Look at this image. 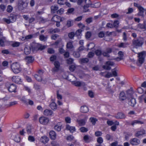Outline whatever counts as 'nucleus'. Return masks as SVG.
<instances>
[{"mask_svg":"<svg viewBox=\"0 0 146 146\" xmlns=\"http://www.w3.org/2000/svg\"><path fill=\"white\" fill-rule=\"evenodd\" d=\"M34 76L36 80L40 82L42 81V76L36 74H35Z\"/></svg>","mask_w":146,"mask_h":146,"instance_id":"obj_40","label":"nucleus"},{"mask_svg":"<svg viewBox=\"0 0 146 146\" xmlns=\"http://www.w3.org/2000/svg\"><path fill=\"white\" fill-rule=\"evenodd\" d=\"M47 39V37L46 36H45L43 35H41L39 36V39L41 41H45Z\"/></svg>","mask_w":146,"mask_h":146,"instance_id":"obj_47","label":"nucleus"},{"mask_svg":"<svg viewBox=\"0 0 146 146\" xmlns=\"http://www.w3.org/2000/svg\"><path fill=\"white\" fill-rule=\"evenodd\" d=\"M28 139L29 141L32 142L34 141L35 140V139L34 137L31 136H29Z\"/></svg>","mask_w":146,"mask_h":146,"instance_id":"obj_55","label":"nucleus"},{"mask_svg":"<svg viewBox=\"0 0 146 146\" xmlns=\"http://www.w3.org/2000/svg\"><path fill=\"white\" fill-rule=\"evenodd\" d=\"M73 54L74 56L76 58H78L80 57V54L79 51L74 52Z\"/></svg>","mask_w":146,"mask_h":146,"instance_id":"obj_52","label":"nucleus"},{"mask_svg":"<svg viewBox=\"0 0 146 146\" xmlns=\"http://www.w3.org/2000/svg\"><path fill=\"white\" fill-rule=\"evenodd\" d=\"M31 49L29 48L26 47L24 49V52L25 54H28L30 53Z\"/></svg>","mask_w":146,"mask_h":146,"instance_id":"obj_44","label":"nucleus"},{"mask_svg":"<svg viewBox=\"0 0 146 146\" xmlns=\"http://www.w3.org/2000/svg\"><path fill=\"white\" fill-rule=\"evenodd\" d=\"M58 9V7L56 5L52 6L51 7V9L52 12L54 13L55 11H57Z\"/></svg>","mask_w":146,"mask_h":146,"instance_id":"obj_43","label":"nucleus"},{"mask_svg":"<svg viewBox=\"0 0 146 146\" xmlns=\"http://www.w3.org/2000/svg\"><path fill=\"white\" fill-rule=\"evenodd\" d=\"M50 138L51 139L54 140L56 138V134L55 132L54 131H51L49 133Z\"/></svg>","mask_w":146,"mask_h":146,"instance_id":"obj_25","label":"nucleus"},{"mask_svg":"<svg viewBox=\"0 0 146 146\" xmlns=\"http://www.w3.org/2000/svg\"><path fill=\"white\" fill-rule=\"evenodd\" d=\"M145 23H146V21L144 22L143 24H139L138 25V28L142 29H146Z\"/></svg>","mask_w":146,"mask_h":146,"instance_id":"obj_42","label":"nucleus"},{"mask_svg":"<svg viewBox=\"0 0 146 146\" xmlns=\"http://www.w3.org/2000/svg\"><path fill=\"white\" fill-rule=\"evenodd\" d=\"M80 130L81 132L84 133L87 132L88 131V129L84 127H82L80 129Z\"/></svg>","mask_w":146,"mask_h":146,"instance_id":"obj_49","label":"nucleus"},{"mask_svg":"<svg viewBox=\"0 0 146 146\" xmlns=\"http://www.w3.org/2000/svg\"><path fill=\"white\" fill-rule=\"evenodd\" d=\"M6 86L9 92H16L17 87L15 84H12L9 86V84L8 83H7L6 84Z\"/></svg>","mask_w":146,"mask_h":146,"instance_id":"obj_3","label":"nucleus"},{"mask_svg":"<svg viewBox=\"0 0 146 146\" xmlns=\"http://www.w3.org/2000/svg\"><path fill=\"white\" fill-rule=\"evenodd\" d=\"M100 5V3H96L94 4H92L91 3V4L90 5V6L91 7L97 8L99 7Z\"/></svg>","mask_w":146,"mask_h":146,"instance_id":"obj_41","label":"nucleus"},{"mask_svg":"<svg viewBox=\"0 0 146 146\" xmlns=\"http://www.w3.org/2000/svg\"><path fill=\"white\" fill-rule=\"evenodd\" d=\"M20 44V43L18 42H14L11 44V46L13 47H17L19 46Z\"/></svg>","mask_w":146,"mask_h":146,"instance_id":"obj_45","label":"nucleus"},{"mask_svg":"<svg viewBox=\"0 0 146 146\" xmlns=\"http://www.w3.org/2000/svg\"><path fill=\"white\" fill-rule=\"evenodd\" d=\"M114 63L113 62L109 61L107 62H106V65H105L103 66V68L106 70H110L111 68V67L110 66H112L113 65Z\"/></svg>","mask_w":146,"mask_h":146,"instance_id":"obj_9","label":"nucleus"},{"mask_svg":"<svg viewBox=\"0 0 146 146\" xmlns=\"http://www.w3.org/2000/svg\"><path fill=\"white\" fill-rule=\"evenodd\" d=\"M73 60V59L71 58H69L66 60L67 63L68 64H71L72 63Z\"/></svg>","mask_w":146,"mask_h":146,"instance_id":"obj_54","label":"nucleus"},{"mask_svg":"<svg viewBox=\"0 0 146 146\" xmlns=\"http://www.w3.org/2000/svg\"><path fill=\"white\" fill-rule=\"evenodd\" d=\"M12 81L15 83L18 84H21V80L20 77L17 76H13L11 78Z\"/></svg>","mask_w":146,"mask_h":146,"instance_id":"obj_8","label":"nucleus"},{"mask_svg":"<svg viewBox=\"0 0 146 146\" xmlns=\"http://www.w3.org/2000/svg\"><path fill=\"white\" fill-rule=\"evenodd\" d=\"M17 104V102L16 101L11 102L9 103V106L11 107Z\"/></svg>","mask_w":146,"mask_h":146,"instance_id":"obj_57","label":"nucleus"},{"mask_svg":"<svg viewBox=\"0 0 146 146\" xmlns=\"http://www.w3.org/2000/svg\"><path fill=\"white\" fill-rule=\"evenodd\" d=\"M47 52L49 53L50 54L54 53L55 52L54 50L52 48H48Z\"/></svg>","mask_w":146,"mask_h":146,"instance_id":"obj_63","label":"nucleus"},{"mask_svg":"<svg viewBox=\"0 0 146 146\" xmlns=\"http://www.w3.org/2000/svg\"><path fill=\"white\" fill-rule=\"evenodd\" d=\"M13 10V7L10 5H8L7 7V12L9 13L11 12Z\"/></svg>","mask_w":146,"mask_h":146,"instance_id":"obj_60","label":"nucleus"},{"mask_svg":"<svg viewBox=\"0 0 146 146\" xmlns=\"http://www.w3.org/2000/svg\"><path fill=\"white\" fill-rule=\"evenodd\" d=\"M89 60L87 58H84L81 60V62L82 63H86L88 62Z\"/></svg>","mask_w":146,"mask_h":146,"instance_id":"obj_62","label":"nucleus"},{"mask_svg":"<svg viewBox=\"0 0 146 146\" xmlns=\"http://www.w3.org/2000/svg\"><path fill=\"white\" fill-rule=\"evenodd\" d=\"M115 117L117 119H123L125 118V116L123 113L119 112L115 116Z\"/></svg>","mask_w":146,"mask_h":146,"instance_id":"obj_16","label":"nucleus"},{"mask_svg":"<svg viewBox=\"0 0 146 146\" xmlns=\"http://www.w3.org/2000/svg\"><path fill=\"white\" fill-rule=\"evenodd\" d=\"M95 54L97 56L101 55L102 53L101 51L100 50H97L95 51Z\"/></svg>","mask_w":146,"mask_h":146,"instance_id":"obj_64","label":"nucleus"},{"mask_svg":"<svg viewBox=\"0 0 146 146\" xmlns=\"http://www.w3.org/2000/svg\"><path fill=\"white\" fill-rule=\"evenodd\" d=\"M144 123V122L143 121L138 120H135L133 121H132L130 125H132L133 126L134 125L137 124H143Z\"/></svg>","mask_w":146,"mask_h":146,"instance_id":"obj_24","label":"nucleus"},{"mask_svg":"<svg viewBox=\"0 0 146 146\" xmlns=\"http://www.w3.org/2000/svg\"><path fill=\"white\" fill-rule=\"evenodd\" d=\"M119 22L118 21H114L113 25V27L115 28H117L119 26Z\"/></svg>","mask_w":146,"mask_h":146,"instance_id":"obj_53","label":"nucleus"},{"mask_svg":"<svg viewBox=\"0 0 146 146\" xmlns=\"http://www.w3.org/2000/svg\"><path fill=\"white\" fill-rule=\"evenodd\" d=\"M136 103L135 99L134 98H131L129 102V104L132 107L134 106Z\"/></svg>","mask_w":146,"mask_h":146,"instance_id":"obj_32","label":"nucleus"},{"mask_svg":"<svg viewBox=\"0 0 146 146\" xmlns=\"http://www.w3.org/2000/svg\"><path fill=\"white\" fill-rule=\"evenodd\" d=\"M11 68L12 71L15 74L19 73L22 70L21 65L18 62L13 63L11 65Z\"/></svg>","mask_w":146,"mask_h":146,"instance_id":"obj_1","label":"nucleus"},{"mask_svg":"<svg viewBox=\"0 0 146 146\" xmlns=\"http://www.w3.org/2000/svg\"><path fill=\"white\" fill-rule=\"evenodd\" d=\"M38 19L40 22L42 23H44L47 21V19H44L43 17H39L38 18Z\"/></svg>","mask_w":146,"mask_h":146,"instance_id":"obj_37","label":"nucleus"},{"mask_svg":"<svg viewBox=\"0 0 146 146\" xmlns=\"http://www.w3.org/2000/svg\"><path fill=\"white\" fill-rule=\"evenodd\" d=\"M66 129L67 130L69 131L70 133H72L76 131L74 127L70 126L68 124H67L66 126Z\"/></svg>","mask_w":146,"mask_h":146,"instance_id":"obj_11","label":"nucleus"},{"mask_svg":"<svg viewBox=\"0 0 146 146\" xmlns=\"http://www.w3.org/2000/svg\"><path fill=\"white\" fill-rule=\"evenodd\" d=\"M66 46V48L69 49H72L74 47L72 42L70 41L67 43Z\"/></svg>","mask_w":146,"mask_h":146,"instance_id":"obj_36","label":"nucleus"},{"mask_svg":"<svg viewBox=\"0 0 146 146\" xmlns=\"http://www.w3.org/2000/svg\"><path fill=\"white\" fill-rule=\"evenodd\" d=\"M60 31V30L58 28H56L54 29L52 28L49 30L48 33L51 34H53L55 33H58Z\"/></svg>","mask_w":146,"mask_h":146,"instance_id":"obj_21","label":"nucleus"},{"mask_svg":"<svg viewBox=\"0 0 146 146\" xmlns=\"http://www.w3.org/2000/svg\"><path fill=\"white\" fill-rule=\"evenodd\" d=\"M64 9L63 8H62L60 9L57 11V14L60 15L62 14L64 12Z\"/></svg>","mask_w":146,"mask_h":146,"instance_id":"obj_58","label":"nucleus"},{"mask_svg":"<svg viewBox=\"0 0 146 146\" xmlns=\"http://www.w3.org/2000/svg\"><path fill=\"white\" fill-rule=\"evenodd\" d=\"M50 107L52 110H56L57 108L56 104L54 102L51 103L50 104Z\"/></svg>","mask_w":146,"mask_h":146,"instance_id":"obj_35","label":"nucleus"},{"mask_svg":"<svg viewBox=\"0 0 146 146\" xmlns=\"http://www.w3.org/2000/svg\"><path fill=\"white\" fill-rule=\"evenodd\" d=\"M52 111L48 109H46L44 111V114L46 116L51 115L52 114Z\"/></svg>","mask_w":146,"mask_h":146,"instance_id":"obj_23","label":"nucleus"},{"mask_svg":"<svg viewBox=\"0 0 146 146\" xmlns=\"http://www.w3.org/2000/svg\"><path fill=\"white\" fill-rule=\"evenodd\" d=\"M27 5V3L23 2L22 1H20L18 4L19 8L21 10H23L24 9L26 8Z\"/></svg>","mask_w":146,"mask_h":146,"instance_id":"obj_6","label":"nucleus"},{"mask_svg":"<svg viewBox=\"0 0 146 146\" xmlns=\"http://www.w3.org/2000/svg\"><path fill=\"white\" fill-rule=\"evenodd\" d=\"M145 131L143 129H142L140 131L137 132L135 134V136L137 137H138L142 135L145 134Z\"/></svg>","mask_w":146,"mask_h":146,"instance_id":"obj_28","label":"nucleus"},{"mask_svg":"<svg viewBox=\"0 0 146 146\" xmlns=\"http://www.w3.org/2000/svg\"><path fill=\"white\" fill-rule=\"evenodd\" d=\"M81 111L83 113H86L88 111V108L86 106H82L80 108Z\"/></svg>","mask_w":146,"mask_h":146,"instance_id":"obj_31","label":"nucleus"},{"mask_svg":"<svg viewBox=\"0 0 146 146\" xmlns=\"http://www.w3.org/2000/svg\"><path fill=\"white\" fill-rule=\"evenodd\" d=\"M83 139L86 143H89L91 141L92 139V137L88 135H85Z\"/></svg>","mask_w":146,"mask_h":146,"instance_id":"obj_18","label":"nucleus"},{"mask_svg":"<svg viewBox=\"0 0 146 146\" xmlns=\"http://www.w3.org/2000/svg\"><path fill=\"white\" fill-rule=\"evenodd\" d=\"M144 12H145V15H146V9H144L143 7L141 9V11L140 12H139L138 13V15L139 16L143 17L144 15L143 13Z\"/></svg>","mask_w":146,"mask_h":146,"instance_id":"obj_30","label":"nucleus"},{"mask_svg":"<svg viewBox=\"0 0 146 146\" xmlns=\"http://www.w3.org/2000/svg\"><path fill=\"white\" fill-rule=\"evenodd\" d=\"M86 5L84 6V12H86L88 11V8L90 7V5L91 4V2L90 0H85Z\"/></svg>","mask_w":146,"mask_h":146,"instance_id":"obj_10","label":"nucleus"},{"mask_svg":"<svg viewBox=\"0 0 146 146\" xmlns=\"http://www.w3.org/2000/svg\"><path fill=\"white\" fill-rule=\"evenodd\" d=\"M128 45V43L121 42L118 44L117 46L119 48H125Z\"/></svg>","mask_w":146,"mask_h":146,"instance_id":"obj_27","label":"nucleus"},{"mask_svg":"<svg viewBox=\"0 0 146 146\" xmlns=\"http://www.w3.org/2000/svg\"><path fill=\"white\" fill-rule=\"evenodd\" d=\"M12 138L15 141L17 142H19L20 141V139L18 134H14L13 135Z\"/></svg>","mask_w":146,"mask_h":146,"instance_id":"obj_22","label":"nucleus"},{"mask_svg":"<svg viewBox=\"0 0 146 146\" xmlns=\"http://www.w3.org/2000/svg\"><path fill=\"white\" fill-rule=\"evenodd\" d=\"M134 6L138 8L139 12H140L141 11V9L143 8V7L140 5L135 3H134Z\"/></svg>","mask_w":146,"mask_h":146,"instance_id":"obj_46","label":"nucleus"},{"mask_svg":"<svg viewBox=\"0 0 146 146\" xmlns=\"http://www.w3.org/2000/svg\"><path fill=\"white\" fill-rule=\"evenodd\" d=\"M20 100L26 104H28V102L27 100L25 97H22L21 99Z\"/></svg>","mask_w":146,"mask_h":146,"instance_id":"obj_51","label":"nucleus"},{"mask_svg":"<svg viewBox=\"0 0 146 146\" xmlns=\"http://www.w3.org/2000/svg\"><path fill=\"white\" fill-rule=\"evenodd\" d=\"M26 62L28 63L32 62L34 60V59L32 56H27L25 58Z\"/></svg>","mask_w":146,"mask_h":146,"instance_id":"obj_34","label":"nucleus"},{"mask_svg":"<svg viewBox=\"0 0 146 146\" xmlns=\"http://www.w3.org/2000/svg\"><path fill=\"white\" fill-rule=\"evenodd\" d=\"M103 139L102 137H99L97 138V141L98 143H103Z\"/></svg>","mask_w":146,"mask_h":146,"instance_id":"obj_59","label":"nucleus"},{"mask_svg":"<svg viewBox=\"0 0 146 146\" xmlns=\"http://www.w3.org/2000/svg\"><path fill=\"white\" fill-rule=\"evenodd\" d=\"M72 84L75 86L78 87L80 86H84L86 85L84 82H80L73 81L72 82Z\"/></svg>","mask_w":146,"mask_h":146,"instance_id":"obj_13","label":"nucleus"},{"mask_svg":"<svg viewBox=\"0 0 146 146\" xmlns=\"http://www.w3.org/2000/svg\"><path fill=\"white\" fill-rule=\"evenodd\" d=\"M49 121L48 118L44 116L41 117L39 119L40 123L43 125H46L48 123Z\"/></svg>","mask_w":146,"mask_h":146,"instance_id":"obj_7","label":"nucleus"},{"mask_svg":"<svg viewBox=\"0 0 146 146\" xmlns=\"http://www.w3.org/2000/svg\"><path fill=\"white\" fill-rule=\"evenodd\" d=\"M65 0H58L57 1L58 3L60 5H63L65 3Z\"/></svg>","mask_w":146,"mask_h":146,"instance_id":"obj_56","label":"nucleus"},{"mask_svg":"<svg viewBox=\"0 0 146 146\" xmlns=\"http://www.w3.org/2000/svg\"><path fill=\"white\" fill-rule=\"evenodd\" d=\"M75 35V33L74 32H71L68 34V36L70 39H72L73 38Z\"/></svg>","mask_w":146,"mask_h":146,"instance_id":"obj_48","label":"nucleus"},{"mask_svg":"<svg viewBox=\"0 0 146 146\" xmlns=\"http://www.w3.org/2000/svg\"><path fill=\"white\" fill-rule=\"evenodd\" d=\"M73 25V21L72 20H68L66 22V26L68 27L69 28L72 26Z\"/></svg>","mask_w":146,"mask_h":146,"instance_id":"obj_29","label":"nucleus"},{"mask_svg":"<svg viewBox=\"0 0 146 146\" xmlns=\"http://www.w3.org/2000/svg\"><path fill=\"white\" fill-rule=\"evenodd\" d=\"M118 55L120 56V57H118L115 59L117 61H119L122 59V57L123 56V52L121 51H120L118 52Z\"/></svg>","mask_w":146,"mask_h":146,"instance_id":"obj_26","label":"nucleus"},{"mask_svg":"<svg viewBox=\"0 0 146 146\" xmlns=\"http://www.w3.org/2000/svg\"><path fill=\"white\" fill-rule=\"evenodd\" d=\"M62 126V123L61 122H58L54 126V129L56 131H60L61 130Z\"/></svg>","mask_w":146,"mask_h":146,"instance_id":"obj_15","label":"nucleus"},{"mask_svg":"<svg viewBox=\"0 0 146 146\" xmlns=\"http://www.w3.org/2000/svg\"><path fill=\"white\" fill-rule=\"evenodd\" d=\"M11 23H13L16 20V16L13 15H11L9 17Z\"/></svg>","mask_w":146,"mask_h":146,"instance_id":"obj_39","label":"nucleus"},{"mask_svg":"<svg viewBox=\"0 0 146 146\" xmlns=\"http://www.w3.org/2000/svg\"><path fill=\"white\" fill-rule=\"evenodd\" d=\"M90 122H92V124L93 125H95L96 122L97 121V120L96 118L94 117L90 118Z\"/></svg>","mask_w":146,"mask_h":146,"instance_id":"obj_50","label":"nucleus"},{"mask_svg":"<svg viewBox=\"0 0 146 146\" xmlns=\"http://www.w3.org/2000/svg\"><path fill=\"white\" fill-rule=\"evenodd\" d=\"M130 141V143L133 145H137L140 143L139 140L135 138L131 139Z\"/></svg>","mask_w":146,"mask_h":146,"instance_id":"obj_14","label":"nucleus"},{"mask_svg":"<svg viewBox=\"0 0 146 146\" xmlns=\"http://www.w3.org/2000/svg\"><path fill=\"white\" fill-rule=\"evenodd\" d=\"M144 52H141L138 54V59L137 62V64L138 66H140L144 62V60L145 56L144 54Z\"/></svg>","mask_w":146,"mask_h":146,"instance_id":"obj_2","label":"nucleus"},{"mask_svg":"<svg viewBox=\"0 0 146 146\" xmlns=\"http://www.w3.org/2000/svg\"><path fill=\"white\" fill-rule=\"evenodd\" d=\"M39 44L35 43L32 44L31 48L33 51H37L39 50Z\"/></svg>","mask_w":146,"mask_h":146,"instance_id":"obj_19","label":"nucleus"},{"mask_svg":"<svg viewBox=\"0 0 146 146\" xmlns=\"http://www.w3.org/2000/svg\"><path fill=\"white\" fill-rule=\"evenodd\" d=\"M119 98L120 100H124L126 99V97L125 93L123 92H121L119 94Z\"/></svg>","mask_w":146,"mask_h":146,"instance_id":"obj_33","label":"nucleus"},{"mask_svg":"<svg viewBox=\"0 0 146 146\" xmlns=\"http://www.w3.org/2000/svg\"><path fill=\"white\" fill-rule=\"evenodd\" d=\"M112 52V49L111 48H108L106 49V51H103L102 53V55L106 57H109V54Z\"/></svg>","mask_w":146,"mask_h":146,"instance_id":"obj_12","label":"nucleus"},{"mask_svg":"<svg viewBox=\"0 0 146 146\" xmlns=\"http://www.w3.org/2000/svg\"><path fill=\"white\" fill-rule=\"evenodd\" d=\"M82 30L80 29H79L76 31L75 34L77 36H80L82 32Z\"/></svg>","mask_w":146,"mask_h":146,"instance_id":"obj_61","label":"nucleus"},{"mask_svg":"<svg viewBox=\"0 0 146 146\" xmlns=\"http://www.w3.org/2000/svg\"><path fill=\"white\" fill-rule=\"evenodd\" d=\"M88 117H86L85 119L80 120H77V122L80 126H83L85 125L86 120L87 119Z\"/></svg>","mask_w":146,"mask_h":146,"instance_id":"obj_17","label":"nucleus"},{"mask_svg":"<svg viewBox=\"0 0 146 146\" xmlns=\"http://www.w3.org/2000/svg\"><path fill=\"white\" fill-rule=\"evenodd\" d=\"M143 43V42L140 39H133L132 41L133 45L136 47L141 46Z\"/></svg>","mask_w":146,"mask_h":146,"instance_id":"obj_5","label":"nucleus"},{"mask_svg":"<svg viewBox=\"0 0 146 146\" xmlns=\"http://www.w3.org/2000/svg\"><path fill=\"white\" fill-rule=\"evenodd\" d=\"M49 140L48 138L45 136L42 137L40 139V141L44 143H47Z\"/></svg>","mask_w":146,"mask_h":146,"instance_id":"obj_20","label":"nucleus"},{"mask_svg":"<svg viewBox=\"0 0 146 146\" xmlns=\"http://www.w3.org/2000/svg\"><path fill=\"white\" fill-rule=\"evenodd\" d=\"M54 67L52 69V71L53 73L58 72L60 70V64L59 62L55 61L54 64Z\"/></svg>","mask_w":146,"mask_h":146,"instance_id":"obj_4","label":"nucleus"},{"mask_svg":"<svg viewBox=\"0 0 146 146\" xmlns=\"http://www.w3.org/2000/svg\"><path fill=\"white\" fill-rule=\"evenodd\" d=\"M60 19V17L57 15H55L54 16L52 19V21L55 22H57L59 21V19Z\"/></svg>","mask_w":146,"mask_h":146,"instance_id":"obj_38","label":"nucleus"}]
</instances>
